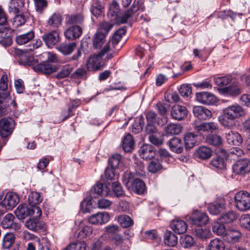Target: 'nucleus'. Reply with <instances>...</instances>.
<instances>
[{"label": "nucleus", "instance_id": "nucleus-1", "mask_svg": "<svg viewBox=\"0 0 250 250\" xmlns=\"http://www.w3.org/2000/svg\"><path fill=\"white\" fill-rule=\"evenodd\" d=\"M245 114L242 106L238 104H233L223 109L222 115L219 117V121L223 126L230 128L234 126L235 121Z\"/></svg>", "mask_w": 250, "mask_h": 250}, {"label": "nucleus", "instance_id": "nucleus-2", "mask_svg": "<svg viewBox=\"0 0 250 250\" xmlns=\"http://www.w3.org/2000/svg\"><path fill=\"white\" fill-rule=\"evenodd\" d=\"M107 16L111 21L117 24H123L126 22L129 18V14L122 13L116 1H112L110 4Z\"/></svg>", "mask_w": 250, "mask_h": 250}, {"label": "nucleus", "instance_id": "nucleus-3", "mask_svg": "<svg viewBox=\"0 0 250 250\" xmlns=\"http://www.w3.org/2000/svg\"><path fill=\"white\" fill-rule=\"evenodd\" d=\"M235 207L240 211H245L250 208V193L246 191H240L234 197Z\"/></svg>", "mask_w": 250, "mask_h": 250}, {"label": "nucleus", "instance_id": "nucleus-4", "mask_svg": "<svg viewBox=\"0 0 250 250\" xmlns=\"http://www.w3.org/2000/svg\"><path fill=\"white\" fill-rule=\"evenodd\" d=\"M109 50L110 46L109 43H105L98 55H94L89 59L87 63V68L96 70L100 69L101 66L102 57L108 52Z\"/></svg>", "mask_w": 250, "mask_h": 250}, {"label": "nucleus", "instance_id": "nucleus-5", "mask_svg": "<svg viewBox=\"0 0 250 250\" xmlns=\"http://www.w3.org/2000/svg\"><path fill=\"white\" fill-rule=\"evenodd\" d=\"M15 122L12 118L4 117L0 120V135L2 138H7L13 133Z\"/></svg>", "mask_w": 250, "mask_h": 250}, {"label": "nucleus", "instance_id": "nucleus-6", "mask_svg": "<svg viewBox=\"0 0 250 250\" xmlns=\"http://www.w3.org/2000/svg\"><path fill=\"white\" fill-rule=\"evenodd\" d=\"M233 171L237 175H245L250 172V160L241 159L237 161L232 166Z\"/></svg>", "mask_w": 250, "mask_h": 250}, {"label": "nucleus", "instance_id": "nucleus-7", "mask_svg": "<svg viewBox=\"0 0 250 250\" xmlns=\"http://www.w3.org/2000/svg\"><path fill=\"white\" fill-rule=\"evenodd\" d=\"M19 202L17 194L13 192L8 193L3 200L0 203L1 207L7 210H11L17 206Z\"/></svg>", "mask_w": 250, "mask_h": 250}, {"label": "nucleus", "instance_id": "nucleus-8", "mask_svg": "<svg viewBox=\"0 0 250 250\" xmlns=\"http://www.w3.org/2000/svg\"><path fill=\"white\" fill-rule=\"evenodd\" d=\"M192 223L197 226L206 225L209 221V217L206 212L196 210L189 217Z\"/></svg>", "mask_w": 250, "mask_h": 250}, {"label": "nucleus", "instance_id": "nucleus-9", "mask_svg": "<svg viewBox=\"0 0 250 250\" xmlns=\"http://www.w3.org/2000/svg\"><path fill=\"white\" fill-rule=\"evenodd\" d=\"M42 39L46 45L49 48H52L60 41L59 33L58 30H54L42 36Z\"/></svg>", "mask_w": 250, "mask_h": 250}, {"label": "nucleus", "instance_id": "nucleus-10", "mask_svg": "<svg viewBox=\"0 0 250 250\" xmlns=\"http://www.w3.org/2000/svg\"><path fill=\"white\" fill-rule=\"evenodd\" d=\"M109 215L106 212H98L90 216L88 222L92 225H102L107 223L109 220Z\"/></svg>", "mask_w": 250, "mask_h": 250}, {"label": "nucleus", "instance_id": "nucleus-11", "mask_svg": "<svg viewBox=\"0 0 250 250\" xmlns=\"http://www.w3.org/2000/svg\"><path fill=\"white\" fill-rule=\"evenodd\" d=\"M171 115L173 119L181 121L187 117L188 110L184 106L175 104L172 108Z\"/></svg>", "mask_w": 250, "mask_h": 250}, {"label": "nucleus", "instance_id": "nucleus-12", "mask_svg": "<svg viewBox=\"0 0 250 250\" xmlns=\"http://www.w3.org/2000/svg\"><path fill=\"white\" fill-rule=\"evenodd\" d=\"M196 97L199 102L204 104H213L217 101V98L213 94L207 92L198 93Z\"/></svg>", "mask_w": 250, "mask_h": 250}, {"label": "nucleus", "instance_id": "nucleus-13", "mask_svg": "<svg viewBox=\"0 0 250 250\" xmlns=\"http://www.w3.org/2000/svg\"><path fill=\"white\" fill-rule=\"evenodd\" d=\"M25 226L28 229L36 232L44 231L46 228L44 223L37 218H31L27 220L25 223Z\"/></svg>", "mask_w": 250, "mask_h": 250}, {"label": "nucleus", "instance_id": "nucleus-14", "mask_svg": "<svg viewBox=\"0 0 250 250\" xmlns=\"http://www.w3.org/2000/svg\"><path fill=\"white\" fill-rule=\"evenodd\" d=\"M15 217L11 213L7 214L3 218L1 225L3 229H12L16 231L21 229V226L14 222Z\"/></svg>", "mask_w": 250, "mask_h": 250}, {"label": "nucleus", "instance_id": "nucleus-15", "mask_svg": "<svg viewBox=\"0 0 250 250\" xmlns=\"http://www.w3.org/2000/svg\"><path fill=\"white\" fill-rule=\"evenodd\" d=\"M242 236L241 233L239 230L231 229L227 230L223 235V239L230 243L238 242Z\"/></svg>", "mask_w": 250, "mask_h": 250}, {"label": "nucleus", "instance_id": "nucleus-16", "mask_svg": "<svg viewBox=\"0 0 250 250\" xmlns=\"http://www.w3.org/2000/svg\"><path fill=\"white\" fill-rule=\"evenodd\" d=\"M208 209L212 215H217L224 212L226 209L225 200H221L219 202L212 203L208 205Z\"/></svg>", "mask_w": 250, "mask_h": 250}, {"label": "nucleus", "instance_id": "nucleus-17", "mask_svg": "<svg viewBox=\"0 0 250 250\" xmlns=\"http://www.w3.org/2000/svg\"><path fill=\"white\" fill-rule=\"evenodd\" d=\"M33 68L36 71L44 74H50L57 70L56 66L48 62H43L35 65Z\"/></svg>", "mask_w": 250, "mask_h": 250}, {"label": "nucleus", "instance_id": "nucleus-18", "mask_svg": "<svg viewBox=\"0 0 250 250\" xmlns=\"http://www.w3.org/2000/svg\"><path fill=\"white\" fill-rule=\"evenodd\" d=\"M139 153L141 157L145 160H150L156 155L155 149L150 145L142 146L140 148Z\"/></svg>", "mask_w": 250, "mask_h": 250}, {"label": "nucleus", "instance_id": "nucleus-19", "mask_svg": "<svg viewBox=\"0 0 250 250\" xmlns=\"http://www.w3.org/2000/svg\"><path fill=\"white\" fill-rule=\"evenodd\" d=\"M92 192H94L93 195H91L92 198H96L97 195L101 196H109L111 194L110 191L107 186H104L103 183L100 182L97 183L91 189Z\"/></svg>", "mask_w": 250, "mask_h": 250}, {"label": "nucleus", "instance_id": "nucleus-20", "mask_svg": "<svg viewBox=\"0 0 250 250\" xmlns=\"http://www.w3.org/2000/svg\"><path fill=\"white\" fill-rule=\"evenodd\" d=\"M193 113L195 116L201 120H206L211 117V111L202 106H196L193 107Z\"/></svg>", "mask_w": 250, "mask_h": 250}, {"label": "nucleus", "instance_id": "nucleus-21", "mask_svg": "<svg viewBox=\"0 0 250 250\" xmlns=\"http://www.w3.org/2000/svg\"><path fill=\"white\" fill-rule=\"evenodd\" d=\"M62 17L59 13H53L48 18L47 26L56 30L62 25Z\"/></svg>", "mask_w": 250, "mask_h": 250}, {"label": "nucleus", "instance_id": "nucleus-22", "mask_svg": "<svg viewBox=\"0 0 250 250\" xmlns=\"http://www.w3.org/2000/svg\"><path fill=\"white\" fill-rule=\"evenodd\" d=\"M82 34V29L79 25H73L67 29L64 32L65 37L69 40L79 38Z\"/></svg>", "mask_w": 250, "mask_h": 250}, {"label": "nucleus", "instance_id": "nucleus-23", "mask_svg": "<svg viewBox=\"0 0 250 250\" xmlns=\"http://www.w3.org/2000/svg\"><path fill=\"white\" fill-rule=\"evenodd\" d=\"M228 143L231 145L239 146L243 142L242 136L237 132L229 131L226 134Z\"/></svg>", "mask_w": 250, "mask_h": 250}, {"label": "nucleus", "instance_id": "nucleus-24", "mask_svg": "<svg viewBox=\"0 0 250 250\" xmlns=\"http://www.w3.org/2000/svg\"><path fill=\"white\" fill-rule=\"evenodd\" d=\"M171 228L175 233L180 234L186 232L188 226L183 220H175L171 222Z\"/></svg>", "mask_w": 250, "mask_h": 250}, {"label": "nucleus", "instance_id": "nucleus-25", "mask_svg": "<svg viewBox=\"0 0 250 250\" xmlns=\"http://www.w3.org/2000/svg\"><path fill=\"white\" fill-rule=\"evenodd\" d=\"M132 190L138 194H142L146 191V188L144 182L139 178L133 180L130 184V188Z\"/></svg>", "mask_w": 250, "mask_h": 250}, {"label": "nucleus", "instance_id": "nucleus-26", "mask_svg": "<svg viewBox=\"0 0 250 250\" xmlns=\"http://www.w3.org/2000/svg\"><path fill=\"white\" fill-rule=\"evenodd\" d=\"M168 144L170 150L176 153H180L183 150L182 141L179 138H173L169 141Z\"/></svg>", "mask_w": 250, "mask_h": 250}, {"label": "nucleus", "instance_id": "nucleus-27", "mask_svg": "<svg viewBox=\"0 0 250 250\" xmlns=\"http://www.w3.org/2000/svg\"><path fill=\"white\" fill-rule=\"evenodd\" d=\"M122 147L125 152H130L134 147V141L133 137L128 134L125 135L122 141Z\"/></svg>", "mask_w": 250, "mask_h": 250}, {"label": "nucleus", "instance_id": "nucleus-28", "mask_svg": "<svg viewBox=\"0 0 250 250\" xmlns=\"http://www.w3.org/2000/svg\"><path fill=\"white\" fill-rule=\"evenodd\" d=\"M76 47L75 42L69 43H62L57 47V49L64 55H68L71 54Z\"/></svg>", "mask_w": 250, "mask_h": 250}, {"label": "nucleus", "instance_id": "nucleus-29", "mask_svg": "<svg viewBox=\"0 0 250 250\" xmlns=\"http://www.w3.org/2000/svg\"><path fill=\"white\" fill-rule=\"evenodd\" d=\"M15 236L13 233H6L2 239V248L3 249H9L15 243Z\"/></svg>", "mask_w": 250, "mask_h": 250}, {"label": "nucleus", "instance_id": "nucleus-30", "mask_svg": "<svg viewBox=\"0 0 250 250\" xmlns=\"http://www.w3.org/2000/svg\"><path fill=\"white\" fill-rule=\"evenodd\" d=\"M15 213L19 219L23 220L29 216V208L26 204L20 205L15 211Z\"/></svg>", "mask_w": 250, "mask_h": 250}, {"label": "nucleus", "instance_id": "nucleus-31", "mask_svg": "<svg viewBox=\"0 0 250 250\" xmlns=\"http://www.w3.org/2000/svg\"><path fill=\"white\" fill-rule=\"evenodd\" d=\"M178 242V238L172 232L166 231L164 235V243L166 245L174 247L176 245Z\"/></svg>", "mask_w": 250, "mask_h": 250}, {"label": "nucleus", "instance_id": "nucleus-32", "mask_svg": "<svg viewBox=\"0 0 250 250\" xmlns=\"http://www.w3.org/2000/svg\"><path fill=\"white\" fill-rule=\"evenodd\" d=\"M193 233L198 238L200 239L208 238L211 235L210 229L206 228L198 227L195 228Z\"/></svg>", "mask_w": 250, "mask_h": 250}, {"label": "nucleus", "instance_id": "nucleus-33", "mask_svg": "<svg viewBox=\"0 0 250 250\" xmlns=\"http://www.w3.org/2000/svg\"><path fill=\"white\" fill-rule=\"evenodd\" d=\"M225 245L223 241L218 238H214L209 243L207 250H225Z\"/></svg>", "mask_w": 250, "mask_h": 250}, {"label": "nucleus", "instance_id": "nucleus-34", "mask_svg": "<svg viewBox=\"0 0 250 250\" xmlns=\"http://www.w3.org/2000/svg\"><path fill=\"white\" fill-rule=\"evenodd\" d=\"M35 36L33 31H30L26 33L17 37L16 42L19 45L24 44L32 40Z\"/></svg>", "mask_w": 250, "mask_h": 250}, {"label": "nucleus", "instance_id": "nucleus-35", "mask_svg": "<svg viewBox=\"0 0 250 250\" xmlns=\"http://www.w3.org/2000/svg\"><path fill=\"white\" fill-rule=\"evenodd\" d=\"M105 41V35L98 31L93 39V46L97 49H101Z\"/></svg>", "mask_w": 250, "mask_h": 250}, {"label": "nucleus", "instance_id": "nucleus-36", "mask_svg": "<svg viewBox=\"0 0 250 250\" xmlns=\"http://www.w3.org/2000/svg\"><path fill=\"white\" fill-rule=\"evenodd\" d=\"M196 152L199 158L207 160L211 156L212 151L208 147L201 146L198 148Z\"/></svg>", "mask_w": 250, "mask_h": 250}, {"label": "nucleus", "instance_id": "nucleus-37", "mask_svg": "<svg viewBox=\"0 0 250 250\" xmlns=\"http://www.w3.org/2000/svg\"><path fill=\"white\" fill-rule=\"evenodd\" d=\"M209 165L213 168L218 170H223L226 167L225 159L220 156L213 158L210 162Z\"/></svg>", "mask_w": 250, "mask_h": 250}, {"label": "nucleus", "instance_id": "nucleus-38", "mask_svg": "<svg viewBox=\"0 0 250 250\" xmlns=\"http://www.w3.org/2000/svg\"><path fill=\"white\" fill-rule=\"evenodd\" d=\"M223 92L228 96H235L240 94L241 92L239 85L231 84L222 89Z\"/></svg>", "mask_w": 250, "mask_h": 250}, {"label": "nucleus", "instance_id": "nucleus-39", "mask_svg": "<svg viewBox=\"0 0 250 250\" xmlns=\"http://www.w3.org/2000/svg\"><path fill=\"white\" fill-rule=\"evenodd\" d=\"M182 127L179 124H170L165 127L167 134L173 135L179 134L182 131Z\"/></svg>", "mask_w": 250, "mask_h": 250}, {"label": "nucleus", "instance_id": "nucleus-40", "mask_svg": "<svg viewBox=\"0 0 250 250\" xmlns=\"http://www.w3.org/2000/svg\"><path fill=\"white\" fill-rule=\"evenodd\" d=\"M206 142L212 146H219L222 144V139L217 134H209L205 138Z\"/></svg>", "mask_w": 250, "mask_h": 250}, {"label": "nucleus", "instance_id": "nucleus-41", "mask_svg": "<svg viewBox=\"0 0 250 250\" xmlns=\"http://www.w3.org/2000/svg\"><path fill=\"white\" fill-rule=\"evenodd\" d=\"M10 11L14 13L23 12L25 10L24 1H11L9 5Z\"/></svg>", "mask_w": 250, "mask_h": 250}, {"label": "nucleus", "instance_id": "nucleus-42", "mask_svg": "<svg viewBox=\"0 0 250 250\" xmlns=\"http://www.w3.org/2000/svg\"><path fill=\"white\" fill-rule=\"evenodd\" d=\"M87 72V70L85 68H78L71 74V78L74 80H85L88 76Z\"/></svg>", "mask_w": 250, "mask_h": 250}, {"label": "nucleus", "instance_id": "nucleus-43", "mask_svg": "<svg viewBox=\"0 0 250 250\" xmlns=\"http://www.w3.org/2000/svg\"><path fill=\"white\" fill-rule=\"evenodd\" d=\"M87 247L85 242L78 241L70 243L63 250H86Z\"/></svg>", "mask_w": 250, "mask_h": 250}, {"label": "nucleus", "instance_id": "nucleus-44", "mask_svg": "<svg viewBox=\"0 0 250 250\" xmlns=\"http://www.w3.org/2000/svg\"><path fill=\"white\" fill-rule=\"evenodd\" d=\"M42 201V197L40 194L37 192H30L28 196L29 203L31 205H36Z\"/></svg>", "mask_w": 250, "mask_h": 250}, {"label": "nucleus", "instance_id": "nucleus-45", "mask_svg": "<svg viewBox=\"0 0 250 250\" xmlns=\"http://www.w3.org/2000/svg\"><path fill=\"white\" fill-rule=\"evenodd\" d=\"M212 229L214 233L218 235H221L223 238V235L226 233V229L224 225L221 222H214L212 225Z\"/></svg>", "mask_w": 250, "mask_h": 250}, {"label": "nucleus", "instance_id": "nucleus-46", "mask_svg": "<svg viewBox=\"0 0 250 250\" xmlns=\"http://www.w3.org/2000/svg\"><path fill=\"white\" fill-rule=\"evenodd\" d=\"M122 156L118 153L114 154L108 159V165L111 168L116 169L121 162Z\"/></svg>", "mask_w": 250, "mask_h": 250}, {"label": "nucleus", "instance_id": "nucleus-47", "mask_svg": "<svg viewBox=\"0 0 250 250\" xmlns=\"http://www.w3.org/2000/svg\"><path fill=\"white\" fill-rule=\"evenodd\" d=\"M118 221L123 228H128L133 225V221L127 215H122L118 217Z\"/></svg>", "mask_w": 250, "mask_h": 250}, {"label": "nucleus", "instance_id": "nucleus-48", "mask_svg": "<svg viewBox=\"0 0 250 250\" xmlns=\"http://www.w3.org/2000/svg\"><path fill=\"white\" fill-rule=\"evenodd\" d=\"M93 232V228L88 226H85L79 231L77 235L78 239L83 240L90 237Z\"/></svg>", "mask_w": 250, "mask_h": 250}, {"label": "nucleus", "instance_id": "nucleus-49", "mask_svg": "<svg viewBox=\"0 0 250 250\" xmlns=\"http://www.w3.org/2000/svg\"><path fill=\"white\" fill-rule=\"evenodd\" d=\"M195 136L192 133H188L185 136L184 142L186 148H192L196 143Z\"/></svg>", "mask_w": 250, "mask_h": 250}, {"label": "nucleus", "instance_id": "nucleus-50", "mask_svg": "<svg viewBox=\"0 0 250 250\" xmlns=\"http://www.w3.org/2000/svg\"><path fill=\"white\" fill-rule=\"evenodd\" d=\"M144 119L140 117L136 118L134 123L132 125V132L137 133L141 131L144 126Z\"/></svg>", "mask_w": 250, "mask_h": 250}, {"label": "nucleus", "instance_id": "nucleus-51", "mask_svg": "<svg viewBox=\"0 0 250 250\" xmlns=\"http://www.w3.org/2000/svg\"><path fill=\"white\" fill-rule=\"evenodd\" d=\"M12 101L10 91L0 92V105L9 106V103Z\"/></svg>", "mask_w": 250, "mask_h": 250}, {"label": "nucleus", "instance_id": "nucleus-52", "mask_svg": "<svg viewBox=\"0 0 250 250\" xmlns=\"http://www.w3.org/2000/svg\"><path fill=\"white\" fill-rule=\"evenodd\" d=\"M213 81L217 85L221 87L229 83L231 81V78L230 76H222L214 78Z\"/></svg>", "mask_w": 250, "mask_h": 250}, {"label": "nucleus", "instance_id": "nucleus-53", "mask_svg": "<svg viewBox=\"0 0 250 250\" xmlns=\"http://www.w3.org/2000/svg\"><path fill=\"white\" fill-rule=\"evenodd\" d=\"M162 168V166L159 161L157 159L151 161L148 165V169L149 172L155 173Z\"/></svg>", "mask_w": 250, "mask_h": 250}, {"label": "nucleus", "instance_id": "nucleus-54", "mask_svg": "<svg viewBox=\"0 0 250 250\" xmlns=\"http://www.w3.org/2000/svg\"><path fill=\"white\" fill-rule=\"evenodd\" d=\"M181 244L185 248H189L194 245V241L192 237L186 235L181 238Z\"/></svg>", "mask_w": 250, "mask_h": 250}, {"label": "nucleus", "instance_id": "nucleus-55", "mask_svg": "<svg viewBox=\"0 0 250 250\" xmlns=\"http://www.w3.org/2000/svg\"><path fill=\"white\" fill-rule=\"evenodd\" d=\"M72 67L69 65H65L57 74L56 77L58 79H63L67 77L72 71Z\"/></svg>", "mask_w": 250, "mask_h": 250}, {"label": "nucleus", "instance_id": "nucleus-56", "mask_svg": "<svg viewBox=\"0 0 250 250\" xmlns=\"http://www.w3.org/2000/svg\"><path fill=\"white\" fill-rule=\"evenodd\" d=\"M239 224L242 228L250 231V214H247L241 216Z\"/></svg>", "mask_w": 250, "mask_h": 250}, {"label": "nucleus", "instance_id": "nucleus-57", "mask_svg": "<svg viewBox=\"0 0 250 250\" xmlns=\"http://www.w3.org/2000/svg\"><path fill=\"white\" fill-rule=\"evenodd\" d=\"M29 216H33L32 218L39 219L42 214L41 208L36 205H31L29 208Z\"/></svg>", "mask_w": 250, "mask_h": 250}, {"label": "nucleus", "instance_id": "nucleus-58", "mask_svg": "<svg viewBox=\"0 0 250 250\" xmlns=\"http://www.w3.org/2000/svg\"><path fill=\"white\" fill-rule=\"evenodd\" d=\"M83 21V17L81 14L72 15L68 18L67 22L72 24H81Z\"/></svg>", "mask_w": 250, "mask_h": 250}, {"label": "nucleus", "instance_id": "nucleus-59", "mask_svg": "<svg viewBox=\"0 0 250 250\" xmlns=\"http://www.w3.org/2000/svg\"><path fill=\"white\" fill-rule=\"evenodd\" d=\"M122 181L124 184L128 188L130 187V184L133 183V174L130 171H126L122 177Z\"/></svg>", "mask_w": 250, "mask_h": 250}, {"label": "nucleus", "instance_id": "nucleus-60", "mask_svg": "<svg viewBox=\"0 0 250 250\" xmlns=\"http://www.w3.org/2000/svg\"><path fill=\"white\" fill-rule=\"evenodd\" d=\"M222 223H228L235 220V214L232 211H229L223 214L220 218Z\"/></svg>", "mask_w": 250, "mask_h": 250}, {"label": "nucleus", "instance_id": "nucleus-61", "mask_svg": "<svg viewBox=\"0 0 250 250\" xmlns=\"http://www.w3.org/2000/svg\"><path fill=\"white\" fill-rule=\"evenodd\" d=\"M105 176L107 180H113L118 179V174L116 172V169L113 168H107L104 172Z\"/></svg>", "mask_w": 250, "mask_h": 250}, {"label": "nucleus", "instance_id": "nucleus-62", "mask_svg": "<svg viewBox=\"0 0 250 250\" xmlns=\"http://www.w3.org/2000/svg\"><path fill=\"white\" fill-rule=\"evenodd\" d=\"M148 139L152 144L157 146L162 145L163 143V139L159 133L149 136Z\"/></svg>", "mask_w": 250, "mask_h": 250}, {"label": "nucleus", "instance_id": "nucleus-63", "mask_svg": "<svg viewBox=\"0 0 250 250\" xmlns=\"http://www.w3.org/2000/svg\"><path fill=\"white\" fill-rule=\"evenodd\" d=\"M179 91L183 97H188L191 94V87L188 84H183L179 88Z\"/></svg>", "mask_w": 250, "mask_h": 250}, {"label": "nucleus", "instance_id": "nucleus-64", "mask_svg": "<svg viewBox=\"0 0 250 250\" xmlns=\"http://www.w3.org/2000/svg\"><path fill=\"white\" fill-rule=\"evenodd\" d=\"M103 5L99 1H96L91 6V11L95 15H99L103 12Z\"/></svg>", "mask_w": 250, "mask_h": 250}]
</instances>
